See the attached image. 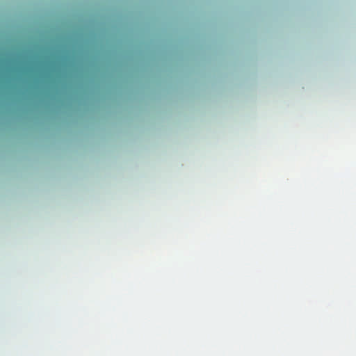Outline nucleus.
<instances>
[{
	"label": "nucleus",
	"instance_id": "f257e3e1",
	"mask_svg": "<svg viewBox=\"0 0 356 356\" xmlns=\"http://www.w3.org/2000/svg\"><path fill=\"white\" fill-rule=\"evenodd\" d=\"M79 68H0V71L23 72V71H58L62 70H79Z\"/></svg>",
	"mask_w": 356,
	"mask_h": 356
},
{
	"label": "nucleus",
	"instance_id": "f03ea898",
	"mask_svg": "<svg viewBox=\"0 0 356 356\" xmlns=\"http://www.w3.org/2000/svg\"><path fill=\"white\" fill-rule=\"evenodd\" d=\"M0 67H74V65H0Z\"/></svg>",
	"mask_w": 356,
	"mask_h": 356
}]
</instances>
